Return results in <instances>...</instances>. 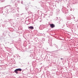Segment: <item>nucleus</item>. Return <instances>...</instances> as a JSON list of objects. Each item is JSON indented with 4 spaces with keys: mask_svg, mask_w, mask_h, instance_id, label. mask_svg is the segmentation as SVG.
Instances as JSON below:
<instances>
[{
    "mask_svg": "<svg viewBox=\"0 0 78 78\" xmlns=\"http://www.w3.org/2000/svg\"><path fill=\"white\" fill-rule=\"evenodd\" d=\"M28 28H30V29H32V30H33V29H34V27H33L30 26Z\"/></svg>",
    "mask_w": 78,
    "mask_h": 78,
    "instance_id": "obj_2",
    "label": "nucleus"
},
{
    "mask_svg": "<svg viewBox=\"0 0 78 78\" xmlns=\"http://www.w3.org/2000/svg\"><path fill=\"white\" fill-rule=\"evenodd\" d=\"M18 70H17V69H16L14 71V72L16 73H18V72H17Z\"/></svg>",
    "mask_w": 78,
    "mask_h": 78,
    "instance_id": "obj_3",
    "label": "nucleus"
},
{
    "mask_svg": "<svg viewBox=\"0 0 78 78\" xmlns=\"http://www.w3.org/2000/svg\"><path fill=\"white\" fill-rule=\"evenodd\" d=\"M18 71H22V69H17Z\"/></svg>",
    "mask_w": 78,
    "mask_h": 78,
    "instance_id": "obj_4",
    "label": "nucleus"
},
{
    "mask_svg": "<svg viewBox=\"0 0 78 78\" xmlns=\"http://www.w3.org/2000/svg\"><path fill=\"white\" fill-rule=\"evenodd\" d=\"M49 25H50V27H51V28H54V27H55V25H54V24H49Z\"/></svg>",
    "mask_w": 78,
    "mask_h": 78,
    "instance_id": "obj_1",
    "label": "nucleus"
},
{
    "mask_svg": "<svg viewBox=\"0 0 78 78\" xmlns=\"http://www.w3.org/2000/svg\"><path fill=\"white\" fill-rule=\"evenodd\" d=\"M61 59H63V58H61Z\"/></svg>",
    "mask_w": 78,
    "mask_h": 78,
    "instance_id": "obj_5",
    "label": "nucleus"
}]
</instances>
